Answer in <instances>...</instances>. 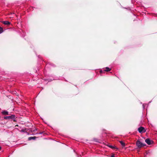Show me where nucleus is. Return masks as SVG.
Returning <instances> with one entry per match:
<instances>
[{
	"mask_svg": "<svg viewBox=\"0 0 157 157\" xmlns=\"http://www.w3.org/2000/svg\"><path fill=\"white\" fill-rule=\"evenodd\" d=\"M2 114L5 115H9V112L6 110H2Z\"/></svg>",
	"mask_w": 157,
	"mask_h": 157,
	"instance_id": "obj_5",
	"label": "nucleus"
},
{
	"mask_svg": "<svg viewBox=\"0 0 157 157\" xmlns=\"http://www.w3.org/2000/svg\"><path fill=\"white\" fill-rule=\"evenodd\" d=\"M119 142L121 143V145L123 147L125 146V144L122 141H119Z\"/></svg>",
	"mask_w": 157,
	"mask_h": 157,
	"instance_id": "obj_9",
	"label": "nucleus"
},
{
	"mask_svg": "<svg viewBox=\"0 0 157 157\" xmlns=\"http://www.w3.org/2000/svg\"><path fill=\"white\" fill-rule=\"evenodd\" d=\"M4 119L6 120H9L11 119L13 120V121H16L15 116L14 115H12L10 116H8L4 117Z\"/></svg>",
	"mask_w": 157,
	"mask_h": 157,
	"instance_id": "obj_2",
	"label": "nucleus"
},
{
	"mask_svg": "<svg viewBox=\"0 0 157 157\" xmlns=\"http://www.w3.org/2000/svg\"><path fill=\"white\" fill-rule=\"evenodd\" d=\"M36 131H37V129L36 128L34 130H33V132H35Z\"/></svg>",
	"mask_w": 157,
	"mask_h": 157,
	"instance_id": "obj_14",
	"label": "nucleus"
},
{
	"mask_svg": "<svg viewBox=\"0 0 157 157\" xmlns=\"http://www.w3.org/2000/svg\"><path fill=\"white\" fill-rule=\"evenodd\" d=\"M111 70V69L109 68L108 67H105V69L104 70V71L108 72L110 71Z\"/></svg>",
	"mask_w": 157,
	"mask_h": 157,
	"instance_id": "obj_7",
	"label": "nucleus"
},
{
	"mask_svg": "<svg viewBox=\"0 0 157 157\" xmlns=\"http://www.w3.org/2000/svg\"><path fill=\"white\" fill-rule=\"evenodd\" d=\"M111 157H115L114 155H112Z\"/></svg>",
	"mask_w": 157,
	"mask_h": 157,
	"instance_id": "obj_15",
	"label": "nucleus"
},
{
	"mask_svg": "<svg viewBox=\"0 0 157 157\" xmlns=\"http://www.w3.org/2000/svg\"><path fill=\"white\" fill-rule=\"evenodd\" d=\"M2 22L5 25H9L11 23L10 22L8 21H2Z\"/></svg>",
	"mask_w": 157,
	"mask_h": 157,
	"instance_id": "obj_6",
	"label": "nucleus"
},
{
	"mask_svg": "<svg viewBox=\"0 0 157 157\" xmlns=\"http://www.w3.org/2000/svg\"><path fill=\"white\" fill-rule=\"evenodd\" d=\"M95 139H94V140H95V141L96 142H97V141L96 140H95Z\"/></svg>",
	"mask_w": 157,
	"mask_h": 157,
	"instance_id": "obj_18",
	"label": "nucleus"
},
{
	"mask_svg": "<svg viewBox=\"0 0 157 157\" xmlns=\"http://www.w3.org/2000/svg\"><path fill=\"white\" fill-rule=\"evenodd\" d=\"M51 81V80H49V81H48L49 82H50Z\"/></svg>",
	"mask_w": 157,
	"mask_h": 157,
	"instance_id": "obj_19",
	"label": "nucleus"
},
{
	"mask_svg": "<svg viewBox=\"0 0 157 157\" xmlns=\"http://www.w3.org/2000/svg\"><path fill=\"white\" fill-rule=\"evenodd\" d=\"M95 139H94V140H95V141L96 142H97V141L96 140H95Z\"/></svg>",
	"mask_w": 157,
	"mask_h": 157,
	"instance_id": "obj_17",
	"label": "nucleus"
},
{
	"mask_svg": "<svg viewBox=\"0 0 157 157\" xmlns=\"http://www.w3.org/2000/svg\"><path fill=\"white\" fill-rule=\"evenodd\" d=\"M138 130L139 132L141 133L144 132H145L144 128L142 127H140L138 128Z\"/></svg>",
	"mask_w": 157,
	"mask_h": 157,
	"instance_id": "obj_3",
	"label": "nucleus"
},
{
	"mask_svg": "<svg viewBox=\"0 0 157 157\" xmlns=\"http://www.w3.org/2000/svg\"><path fill=\"white\" fill-rule=\"evenodd\" d=\"M36 138V136L30 137H29L28 140H35Z\"/></svg>",
	"mask_w": 157,
	"mask_h": 157,
	"instance_id": "obj_8",
	"label": "nucleus"
},
{
	"mask_svg": "<svg viewBox=\"0 0 157 157\" xmlns=\"http://www.w3.org/2000/svg\"><path fill=\"white\" fill-rule=\"evenodd\" d=\"M108 147H110V148H111L112 149L115 148V147H114V146H113L112 145H109L108 146Z\"/></svg>",
	"mask_w": 157,
	"mask_h": 157,
	"instance_id": "obj_11",
	"label": "nucleus"
},
{
	"mask_svg": "<svg viewBox=\"0 0 157 157\" xmlns=\"http://www.w3.org/2000/svg\"><path fill=\"white\" fill-rule=\"evenodd\" d=\"M145 142L148 145H151L153 143V141L150 140L149 138L146 139L145 140Z\"/></svg>",
	"mask_w": 157,
	"mask_h": 157,
	"instance_id": "obj_4",
	"label": "nucleus"
},
{
	"mask_svg": "<svg viewBox=\"0 0 157 157\" xmlns=\"http://www.w3.org/2000/svg\"><path fill=\"white\" fill-rule=\"evenodd\" d=\"M42 132H40L39 133V134H42Z\"/></svg>",
	"mask_w": 157,
	"mask_h": 157,
	"instance_id": "obj_16",
	"label": "nucleus"
},
{
	"mask_svg": "<svg viewBox=\"0 0 157 157\" xmlns=\"http://www.w3.org/2000/svg\"><path fill=\"white\" fill-rule=\"evenodd\" d=\"M103 71H102V70H100V73H102L103 72Z\"/></svg>",
	"mask_w": 157,
	"mask_h": 157,
	"instance_id": "obj_13",
	"label": "nucleus"
},
{
	"mask_svg": "<svg viewBox=\"0 0 157 157\" xmlns=\"http://www.w3.org/2000/svg\"><path fill=\"white\" fill-rule=\"evenodd\" d=\"M1 147L0 146V150H1Z\"/></svg>",
	"mask_w": 157,
	"mask_h": 157,
	"instance_id": "obj_20",
	"label": "nucleus"
},
{
	"mask_svg": "<svg viewBox=\"0 0 157 157\" xmlns=\"http://www.w3.org/2000/svg\"><path fill=\"white\" fill-rule=\"evenodd\" d=\"M3 30L2 28L0 26V34L2 33L3 32Z\"/></svg>",
	"mask_w": 157,
	"mask_h": 157,
	"instance_id": "obj_10",
	"label": "nucleus"
},
{
	"mask_svg": "<svg viewBox=\"0 0 157 157\" xmlns=\"http://www.w3.org/2000/svg\"><path fill=\"white\" fill-rule=\"evenodd\" d=\"M146 105V104H144L143 105V108L144 109L145 108V105Z\"/></svg>",
	"mask_w": 157,
	"mask_h": 157,
	"instance_id": "obj_12",
	"label": "nucleus"
},
{
	"mask_svg": "<svg viewBox=\"0 0 157 157\" xmlns=\"http://www.w3.org/2000/svg\"><path fill=\"white\" fill-rule=\"evenodd\" d=\"M136 145L138 148H141L146 146V144L141 143L139 140L136 141Z\"/></svg>",
	"mask_w": 157,
	"mask_h": 157,
	"instance_id": "obj_1",
	"label": "nucleus"
}]
</instances>
